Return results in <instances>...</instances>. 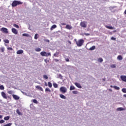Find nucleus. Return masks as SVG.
Masks as SVG:
<instances>
[{
  "instance_id": "obj_27",
  "label": "nucleus",
  "mask_w": 126,
  "mask_h": 126,
  "mask_svg": "<svg viewBox=\"0 0 126 126\" xmlns=\"http://www.w3.org/2000/svg\"><path fill=\"white\" fill-rule=\"evenodd\" d=\"M48 84L49 87H50V88H52V86H53V85L52 84V83L49 82L48 83Z\"/></svg>"
},
{
  "instance_id": "obj_41",
  "label": "nucleus",
  "mask_w": 126,
  "mask_h": 126,
  "mask_svg": "<svg viewBox=\"0 0 126 126\" xmlns=\"http://www.w3.org/2000/svg\"><path fill=\"white\" fill-rule=\"evenodd\" d=\"M73 94H77V93H78V92H77V91H73L72 92Z\"/></svg>"
},
{
  "instance_id": "obj_37",
  "label": "nucleus",
  "mask_w": 126,
  "mask_h": 126,
  "mask_svg": "<svg viewBox=\"0 0 126 126\" xmlns=\"http://www.w3.org/2000/svg\"><path fill=\"white\" fill-rule=\"evenodd\" d=\"M13 26H14V27H15L16 28H17L18 29V28H19V25H17L15 24H14Z\"/></svg>"
},
{
  "instance_id": "obj_21",
  "label": "nucleus",
  "mask_w": 126,
  "mask_h": 126,
  "mask_svg": "<svg viewBox=\"0 0 126 126\" xmlns=\"http://www.w3.org/2000/svg\"><path fill=\"white\" fill-rule=\"evenodd\" d=\"M22 36L24 37H30V35L28 33H23Z\"/></svg>"
},
{
  "instance_id": "obj_26",
  "label": "nucleus",
  "mask_w": 126,
  "mask_h": 126,
  "mask_svg": "<svg viewBox=\"0 0 126 126\" xmlns=\"http://www.w3.org/2000/svg\"><path fill=\"white\" fill-rule=\"evenodd\" d=\"M10 118V117L9 116L5 117L4 118V120L5 121H8V120H9Z\"/></svg>"
},
{
  "instance_id": "obj_15",
  "label": "nucleus",
  "mask_w": 126,
  "mask_h": 126,
  "mask_svg": "<svg viewBox=\"0 0 126 126\" xmlns=\"http://www.w3.org/2000/svg\"><path fill=\"white\" fill-rule=\"evenodd\" d=\"M66 29H68L69 30H70V29H72V27L70 26L69 25H67L65 27Z\"/></svg>"
},
{
  "instance_id": "obj_8",
  "label": "nucleus",
  "mask_w": 126,
  "mask_h": 126,
  "mask_svg": "<svg viewBox=\"0 0 126 126\" xmlns=\"http://www.w3.org/2000/svg\"><path fill=\"white\" fill-rule=\"evenodd\" d=\"M12 96L13 98L15 99V100H19V99H20V97L19 96L15 94H13Z\"/></svg>"
},
{
  "instance_id": "obj_48",
  "label": "nucleus",
  "mask_w": 126,
  "mask_h": 126,
  "mask_svg": "<svg viewBox=\"0 0 126 126\" xmlns=\"http://www.w3.org/2000/svg\"><path fill=\"white\" fill-rule=\"evenodd\" d=\"M54 61H55V62H56V63H58V62L59 61V60L58 59H54Z\"/></svg>"
},
{
  "instance_id": "obj_59",
  "label": "nucleus",
  "mask_w": 126,
  "mask_h": 126,
  "mask_svg": "<svg viewBox=\"0 0 126 126\" xmlns=\"http://www.w3.org/2000/svg\"><path fill=\"white\" fill-rule=\"evenodd\" d=\"M0 41H1V39H0Z\"/></svg>"
},
{
  "instance_id": "obj_35",
  "label": "nucleus",
  "mask_w": 126,
  "mask_h": 126,
  "mask_svg": "<svg viewBox=\"0 0 126 126\" xmlns=\"http://www.w3.org/2000/svg\"><path fill=\"white\" fill-rule=\"evenodd\" d=\"M53 86L55 88H58V84L57 83H54Z\"/></svg>"
},
{
  "instance_id": "obj_14",
  "label": "nucleus",
  "mask_w": 126,
  "mask_h": 126,
  "mask_svg": "<svg viewBox=\"0 0 126 126\" xmlns=\"http://www.w3.org/2000/svg\"><path fill=\"white\" fill-rule=\"evenodd\" d=\"M35 87L37 89H38V90H40V91H43V88L40 87V86H36Z\"/></svg>"
},
{
  "instance_id": "obj_7",
  "label": "nucleus",
  "mask_w": 126,
  "mask_h": 126,
  "mask_svg": "<svg viewBox=\"0 0 126 126\" xmlns=\"http://www.w3.org/2000/svg\"><path fill=\"white\" fill-rule=\"evenodd\" d=\"M12 33H13V34H15L16 35H17V34H18V31H17V30L15 28L12 29Z\"/></svg>"
},
{
  "instance_id": "obj_9",
  "label": "nucleus",
  "mask_w": 126,
  "mask_h": 126,
  "mask_svg": "<svg viewBox=\"0 0 126 126\" xmlns=\"http://www.w3.org/2000/svg\"><path fill=\"white\" fill-rule=\"evenodd\" d=\"M121 79L122 80V81H124L125 82H126V76H121Z\"/></svg>"
},
{
  "instance_id": "obj_57",
  "label": "nucleus",
  "mask_w": 126,
  "mask_h": 126,
  "mask_svg": "<svg viewBox=\"0 0 126 126\" xmlns=\"http://www.w3.org/2000/svg\"><path fill=\"white\" fill-rule=\"evenodd\" d=\"M123 97H126V94H124V95H123Z\"/></svg>"
},
{
  "instance_id": "obj_13",
  "label": "nucleus",
  "mask_w": 126,
  "mask_h": 126,
  "mask_svg": "<svg viewBox=\"0 0 126 126\" xmlns=\"http://www.w3.org/2000/svg\"><path fill=\"white\" fill-rule=\"evenodd\" d=\"M125 110L126 109L123 107H119L117 108V111H118L119 112H121L122 111H125Z\"/></svg>"
},
{
  "instance_id": "obj_58",
  "label": "nucleus",
  "mask_w": 126,
  "mask_h": 126,
  "mask_svg": "<svg viewBox=\"0 0 126 126\" xmlns=\"http://www.w3.org/2000/svg\"><path fill=\"white\" fill-rule=\"evenodd\" d=\"M22 93H23V94H24V92H22Z\"/></svg>"
},
{
  "instance_id": "obj_11",
  "label": "nucleus",
  "mask_w": 126,
  "mask_h": 126,
  "mask_svg": "<svg viewBox=\"0 0 126 126\" xmlns=\"http://www.w3.org/2000/svg\"><path fill=\"white\" fill-rule=\"evenodd\" d=\"M105 27L106 28H107V29H110V30H114V29H115V27L112 26H105Z\"/></svg>"
},
{
  "instance_id": "obj_55",
  "label": "nucleus",
  "mask_w": 126,
  "mask_h": 126,
  "mask_svg": "<svg viewBox=\"0 0 126 126\" xmlns=\"http://www.w3.org/2000/svg\"><path fill=\"white\" fill-rule=\"evenodd\" d=\"M102 80H103V81H106V79L103 78V79H102Z\"/></svg>"
},
{
  "instance_id": "obj_1",
  "label": "nucleus",
  "mask_w": 126,
  "mask_h": 126,
  "mask_svg": "<svg viewBox=\"0 0 126 126\" xmlns=\"http://www.w3.org/2000/svg\"><path fill=\"white\" fill-rule=\"evenodd\" d=\"M22 3H23V2L21 1L15 0L12 2L11 6L12 7H15V6H17V5H19V4H22Z\"/></svg>"
},
{
  "instance_id": "obj_30",
  "label": "nucleus",
  "mask_w": 126,
  "mask_h": 126,
  "mask_svg": "<svg viewBox=\"0 0 126 126\" xmlns=\"http://www.w3.org/2000/svg\"><path fill=\"white\" fill-rule=\"evenodd\" d=\"M45 92H51V90L49 88H47L45 89Z\"/></svg>"
},
{
  "instance_id": "obj_10",
  "label": "nucleus",
  "mask_w": 126,
  "mask_h": 126,
  "mask_svg": "<svg viewBox=\"0 0 126 126\" xmlns=\"http://www.w3.org/2000/svg\"><path fill=\"white\" fill-rule=\"evenodd\" d=\"M74 84L75 86H76V87L78 88H80V89L82 88V87L81 86V85H80V84H79L78 83H75Z\"/></svg>"
},
{
  "instance_id": "obj_38",
  "label": "nucleus",
  "mask_w": 126,
  "mask_h": 126,
  "mask_svg": "<svg viewBox=\"0 0 126 126\" xmlns=\"http://www.w3.org/2000/svg\"><path fill=\"white\" fill-rule=\"evenodd\" d=\"M58 78H61V79H63V75L62 74H59V77H58Z\"/></svg>"
},
{
  "instance_id": "obj_36",
  "label": "nucleus",
  "mask_w": 126,
  "mask_h": 126,
  "mask_svg": "<svg viewBox=\"0 0 126 126\" xmlns=\"http://www.w3.org/2000/svg\"><path fill=\"white\" fill-rule=\"evenodd\" d=\"M32 102H33V103H34L35 104H38V101L36 99H33Z\"/></svg>"
},
{
  "instance_id": "obj_4",
  "label": "nucleus",
  "mask_w": 126,
  "mask_h": 126,
  "mask_svg": "<svg viewBox=\"0 0 126 126\" xmlns=\"http://www.w3.org/2000/svg\"><path fill=\"white\" fill-rule=\"evenodd\" d=\"M86 23H87L85 21L81 22L80 23V26L83 27V28H86V27H87V24H86Z\"/></svg>"
},
{
  "instance_id": "obj_45",
  "label": "nucleus",
  "mask_w": 126,
  "mask_h": 126,
  "mask_svg": "<svg viewBox=\"0 0 126 126\" xmlns=\"http://www.w3.org/2000/svg\"><path fill=\"white\" fill-rule=\"evenodd\" d=\"M4 122H5L4 120H0V124H3Z\"/></svg>"
},
{
  "instance_id": "obj_3",
  "label": "nucleus",
  "mask_w": 126,
  "mask_h": 126,
  "mask_svg": "<svg viewBox=\"0 0 126 126\" xmlns=\"http://www.w3.org/2000/svg\"><path fill=\"white\" fill-rule=\"evenodd\" d=\"M60 91L62 92V93H63V94H64V93H66L67 89L64 87H61L60 89Z\"/></svg>"
},
{
  "instance_id": "obj_51",
  "label": "nucleus",
  "mask_w": 126,
  "mask_h": 126,
  "mask_svg": "<svg viewBox=\"0 0 126 126\" xmlns=\"http://www.w3.org/2000/svg\"><path fill=\"white\" fill-rule=\"evenodd\" d=\"M61 25H62L63 26V25H66V24L62 23H61Z\"/></svg>"
},
{
  "instance_id": "obj_42",
  "label": "nucleus",
  "mask_w": 126,
  "mask_h": 126,
  "mask_svg": "<svg viewBox=\"0 0 126 126\" xmlns=\"http://www.w3.org/2000/svg\"><path fill=\"white\" fill-rule=\"evenodd\" d=\"M8 94H13V91H9L8 92Z\"/></svg>"
},
{
  "instance_id": "obj_54",
  "label": "nucleus",
  "mask_w": 126,
  "mask_h": 126,
  "mask_svg": "<svg viewBox=\"0 0 126 126\" xmlns=\"http://www.w3.org/2000/svg\"><path fill=\"white\" fill-rule=\"evenodd\" d=\"M85 35H86V36H89V33H85Z\"/></svg>"
},
{
  "instance_id": "obj_61",
  "label": "nucleus",
  "mask_w": 126,
  "mask_h": 126,
  "mask_svg": "<svg viewBox=\"0 0 126 126\" xmlns=\"http://www.w3.org/2000/svg\"><path fill=\"white\" fill-rule=\"evenodd\" d=\"M45 62H46V60H45Z\"/></svg>"
},
{
  "instance_id": "obj_53",
  "label": "nucleus",
  "mask_w": 126,
  "mask_h": 126,
  "mask_svg": "<svg viewBox=\"0 0 126 126\" xmlns=\"http://www.w3.org/2000/svg\"><path fill=\"white\" fill-rule=\"evenodd\" d=\"M45 86H48V84H47V82H45Z\"/></svg>"
},
{
  "instance_id": "obj_22",
  "label": "nucleus",
  "mask_w": 126,
  "mask_h": 126,
  "mask_svg": "<svg viewBox=\"0 0 126 126\" xmlns=\"http://www.w3.org/2000/svg\"><path fill=\"white\" fill-rule=\"evenodd\" d=\"M59 54H60L59 52H57L54 54L53 56L54 57H56V58H58V56H59Z\"/></svg>"
},
{
  "instance_id": "obj_20",
  "label": "nucleus",
  "mask_w": 126,
  "mask_h": 126,
  "mask_svg": "<svg viewBox=\"0 0 126 126\" xmlns=\"http://www.w3.org/2000/svg\"><path fill=\"white\" fill-rule=\"evenodd\" d=\"M16 113L17 114H18V115H19V116H22V113H21V112H20V111H19V109H17L16 110Z\"/></svg>"
},
{
  "instance_id": "obj_52",
  "label": "nucleus",
  "mask_w": 126,
  "mask_h": 126,
  "mask_svg": "<svg viewBox=\"0 0 126 126\" xmlns=\"http://www.w3.org/2000/svg\"><path fill=\"white\" fill-rule=\"evenodd\" d=\"M111 67H113V68H114L115 67H116V66L115 65H111Z\"/></svg>"
},
{
  "instance_id": "obj_24",
  "label": "nucleus",
  "mask_w": 126,
  "mask_h": 126,
  "mask_svg": "<svg viewBox=\"0 0 126 126\" xmlns=\"http://www.w3.org/2000/svg\"><path fill=\"white\" fill-rule=\"evenodd\" d=\"M35 52H41V48L37 47L34 49Z\"/></svg>"
},
{
  "instance_id": "obj_34",
  "label": "nucleus",
  "mask_w": 126,
  "mask_h": 126,
  "mask_svg": "<svg viewBox=\"0 0 126 126\" xmlns=\"http://www.w3.org/2000/svg\"><path fill=\"white\" fill-rule=\"evenodd\" d=\"M122 91L123 93H126V88H123Z\"/></svg>"
},
{
  "instance_id": "obj_6",
  "label": "nucleus",
  "mask_w": 126,
  "mask_h": 126,
  "mask_svg": "<svg viewBox=\"0 0 126 126\" xmlns=\"http://www.w3.org/2000/svg\"><path fill=\"white\" fill-rule=\"evenodd\" d=\"M1 95L2 96V97H3L4 98V99H7V96L6 95V94H5V93L3 92H2L1 93Z\"/></svg>"
},
{
  "instance_id": "obj_2",
  "label": "nucleus",
  "mask_w": 126,
  "mask_h": 126,
  "mask_svg": "<svg viewBox=\"0 0 126 126\" xmlns=\"http://www.w3.org/2000/svg\"><path fill=\"white\" fill-rule=\"evenodd\" d=\"M84 43V40H83V39H80L78 41H76V45L78 47H81Z\"/></svg>"
},
{
  "instance_id": "obj_16",
  "label": "nucleus",
  "mask_w": 126,
  "mask_h": 126,
  "mask_svg": "<svg viewBox=\"0 0 126 126\" xmlns=\"http://www.w3.org/2000/svg\"><path fill=\"white\" fill-rule=\"evenodd\" d=\"M21 54H23V50H19L17 52V55H21Z\"/></svg>"
},
{
  "instance_id": "obj_43",
  "label": "nucleus",
  "mask_w": 126,
  "mask_h": 126,
  "mask_svg": "<svg viewBox=\"0 0 126 126\" xmlns=\"http://www.w3.org/2000/svg\"><path fill=\"white\" fill-rule=\"evenodd\" d=\"M7 50H8V51H12V50H13V49H12V47H8Z\"/></svg>"
},
{
  "instance_id": "obj_29",
  "label": "nucleus",
  "mask_w": 126,
  "mask_h": 126,
  "mask_svg": "<svg viewBox=\"0 0 126 126\" xmlns=\"http://www.w3.org/2000/svg\"><path fill=\"white\" fill-rule=\"evenodd\" d=\"M98 63H103V59L102 58H99L98 59Z\"/></svg>"
},
{
  "instance_id": "obj_56",
  "label": "nucleus",
  "mask_w": 126,
  "mask_h": 126,
  "mask_svg": "<svg viewBox=\"0 0 126 126\" xmlns=\"http://www.w3.org/2000/svg\"><path fill=\"white\" fill-rule=\"evenodd\" d=\"M0 119H2V115H0Z\"/></svg>"
},
{
  "instance_id": "obj_18",
  "label": "nucleus",
  "mask_w": 126,
  "mask_h": 126,
  "mask_svg": "<svg viewBox=\"0 0 126 126\" xmlns=\"http://www.w3.org/2000/svg\"><path fill=\"white\" fill-rule=\"evenodd\" d=\"M60 98H61V99H66V97L63 94H60Z\"/></svg>"
},
{
  "instance_id": "obj_40",
  "label": "nucleus",
  "mask_w": 126,
  "mask_h": 126,
  "mask_svg": "<svg viewBox=\"0 0 126 126\" xmlns=\"http://www.w3.org/2000/svg\"><path fill=\"white\" fill-rule=\"evenodd\" d=\"M43 78H44L45 79H48V76H47V75H44Z\"/></svg>"
},
{
  "instance_id": "obj_32",
  "label": "nucleus",
  "mask_w": 126,
  "mask_h": 126,
  "mask_svg": "<svg viewBox=\"0 0 126 126\" xmlns=\"http://www.w3.org/2000/svg\"><path fill=\"white\" fill-rule=\"evenodd\" d=\"M12 126V123H9V124L3 125V126Z\"/></svg>"
},
{
  "instance_id": "obj_44",
  "label": "nucleus",
  "mask_w": 126,
  "mask_h": 126,
  "mask_svg": "<svg viewBox=\"0 0 126 126\" xmlns=\"http://www.w3.org/2000/svg\"><path fill=\"white\" fill-rule=\"evenodd\" d=\"M1 51L2 53H3V52H4V48L1 47Z\"/></svg>"
},
{
  "instance_id": "obj_12",
  "label": "nucleus",
  "mask_w": 126,
  "mask_h": 126,
  "mask_svg": "<svg viewBox=\"0 0 126 126\" xmlns=\"http://www.w3.org/2000/svg\"><path fill=\"white\" fill-rule=\"evenodd\" d=\"M40 55H41V56H42V57H46L47 52H46L45 51L41 52L40 53Z\"/></svg>"
},
{
  "instance_id": "obj_47",
  "label": "nucleus",
  "mask_w": 126,
  "mask_h": 126,
  "mask_svg": "<svg viewBox=\"0 0 126 126\" xmlns=\"http://www.w3.org/2000/svg\"><path fill=\"white\" fill-rule=\"evenodd\" d=\"M49 56L50 57H51V53H46V57Z\"/></svg>"
},
{
  "instance_id": "obj_5",
  "label": "nucleus",
  "mask_w": 126,
  "mask_h": 126,
  "mask_svg": "<svg viewBox=\"0 0 126 126\" xmlns=\"http://www.w3.org/2000/svg\"><path fill=\"white\" fill-rule=\"evenodd\" d=\"M0 31H1V32H3L4 33H5V34H7V33H8V31H7V29H6L5 28H2L0 29Z\"/></svg>"
},
{
  "instance_id": "obj_46",
  "label": "nucleus",
  "mask_w": 126,
  "mask_h": 126,
  "mask_svg": "<svg viewBox=\"0 0 126 126\" xmlns=\"http://www.w3.org/2000/svg\"><path fill=\"white\" fill-rule=\"evenodd\" d=\"M44 41H45V42H47V43H50V40L48 39H44Z\"/></svg>"
},
{
  "instance_id": "obj_49",
  "label": "nucleus",
  "mask_w": 126,
  "mask_h": 126,
  "mask_svg": "<svg viewBox=\"0 0 126 126\" xmlns=\"http://www.w3.org/2000/svg\"><path fill=\"white\" fill-rule=\"evenodd\" d=\"M66 62H69V59L68 58H65Z\"/></svg>"
},
{
  "instance_id": "obj_60",
  "label": "nucleus",
  "mask_w": 126,
  "mask_h": 126,
  "mask_svg": "<svg viewBox=\"0 0 126 126\" xmlns=\"http://www.w3.org/2000/svg\"><path fill=\"white\" fill-rule=\"evenodd\" d=\"M114 32H116V31H115Z\"/></svg>"
},
{
  "instance_id": "obj_28",
  "label": "nucleus",
  "mask_w": 126,
  "mask_h": 126,
  "mask_svg": "<svg viewBox=\"0 0 126 126\" xmlns=\"http://www.w3.org/2000/svg\"><path fill=\"white\" fill-rule=\"evenodd\" d=\"M75 89V87H74V86H71L70 87V90H74Z\"/></svg>"
},
{
  "instance_id": "obj_25",
  "label": "nucleus",
  "mask_w": 126,
  "mask_h": 126,
  "mask_svg": "<svg viewBox=\"0 0 126 126\" xmlns=\"http://www.w3.org/2000/svg\"><path fill=\"white\" fill-rule=\"evenodd\" d=\"M94 50H95V46H93L89 49L90 51H93Z\"/></svg>"
},
{
  "instance_id": "obj_39",
  "label": "nucleus",
  "mask_w": 126,
  "mask_h": 126,
  "mask_svg": "<svg viewBox=\"0 0 126 126\" xmlns=\"http://www.w3.org/2000/svg\"><path fill=\"white\" fill-rule=\"evenodd\" d=\"M38 34H35V35H34V39L35 40H37V39H38Z\"/></svg>"
},
{
  "instance_id": "obj_50",
  "label": "nucleus",
  "mask_w": 126,
  "mask_h": 126,
  "mask_svg": "<svg viewBox=\"0 0 126 126\" xmlns=\"http://www.w3.org/2000/svg\"><path fill=\"white\" fill-rule=\"evenodd\" d=\"M112 40H113L114 41H115V40H116V38L114 37H112L111 38Z\"/></svg>"
},
{
  "instance_id": "obj_17",
  "label": "nucleus",
  "mask_w": 126,
  "mask_h": 126,
  "mask_svg": "<svg viewBox=\"0 0 126 126\" xmlns=\"http://www.w3.org/2000/svg\"><path fill=\"white\" fill-rule=\"evenodd\" d=\"M111 87H113V88H114L116 90H120V87L117 86H111Z\"/></svg>"
},
{
  "instance_id": "obj_23",
  "label": "nucleus",
  "mask_w": 126,
  "mask_h": 126,
  "mask_svg": "<svg viewBox=\"0 0 126 126\" xmlns=\"http://www.w3.org/2000/svg\"><path fill=\"white\" fill-rule=\"evenodd\" d=\"M55 28H57V25H53L51 28V30H54Z\"/></svg>"
},
{
  "instance_id": "obj_33",
  "label": "nucleus",
  "mask_w": 126,
  "mask_h": 126,
  "mask_svg": "<svg viewBox=\"0 0 126 126\" xmlns=\"http://www.w3.org/2000/svg\"><path fill=\"white\" fill-rule=\"evenodd\" d=\"M4 43H6V44H8L9 43V40L7 39H5L3 40Z\"/></svg>"
},
{
  "instance_id": "obj_31",
  "label": "nucleus",
  "mask_w": 126,
  "mask_h": 126,
  "mask_svg": "<svg viewBox=\"0 0 126 126\" xmlns=\"http://www.w3.org/2000/svg\"><path fill=\"white\" fill-rule=\"evenodd\" d=\"M0 90H4V87L3 86V85L0 86Z\"/></svg>"
},
{
  "instance_id": "obj_19",
  "label": "nucleus",
  "mask_w": 126,
  "mask_h": 126,
  "mask_svg": "<svg viewBox=\"0 0 126 126\" xmlns=\"http://www.w3.org/2000/svg\"><path fill=\"white\" fill-rule=\"evenodd\" d=\"M117 60L118 61H123V57L121 55H119L117 57Z\"/></svg>"
}]
</instances>
